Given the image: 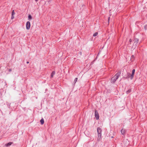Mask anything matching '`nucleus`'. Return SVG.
<instances>
[{"mask_svg":"<svg viewBox=\"0 0 147 147\" xmlns=\"http://www.w3.org/2000/svg\"><path fill=\"white\" fill-rule=\"evenodd\" d=\"M40 122L41 124L42 125L44 124V120L43 119H42L40 120Z\"/></svg>","mask_w":147,"mask_h":147,"instance_id":"obj_8","label":"nucleus"},{"mask_svg":"<svg viewBox=\"0 0 147 147\" xmlns=\"http://www.w3.org/2000/svg\"><path fill=\"white\" fill-rule=\"evenodd\" d=\"M95 116L96 119L98 120L99 119V114L97 111H95Z\"/></svg>","mask_w":147,"mask_h":147,"instance_id":"obj_3","label":"nucleus"},{"mask_svg":"<svg viewBox=\"0 0 147 147\" xmlns=\"http://www.w3.org/2000/svg\"><path fill=\"white\" fill-rule=\"evenodd\" d=\"M77 80H78V78H76L74 80V83H75L77 81Z\"/></svg>","mask_w":147,"mask_h":147,"instance_id":"obj_13","label":"nucleus"},{"mask_svg":"<svg viewBox=\"0 0 147 147\" xmlns=\"http://www.w3.org/2000/svg\"><path fill=\"white\" fill-rule=\"evenodd\" d=\"M121 73L120 72H118L115 75L111 78V82L114 83L118 78L120 75Z\"/></svg>","mask_w":147,"mask_h":147,"instance_id":"obj_1","label":"nucleus"},{"mask_svg":"<svg viewBox=\"0 0 147 147\" xmlns=\"http://www.w3.org/2000/svg\"><path fill=\"white\" fill-rule=\"evenodd\" d=\"M131 92V90L130 89H129L127 91H126V93L127 94H128L129 93H130Z\"/></svg>","mask_w":147,"mask_h":147,"instance_id":"obj_11","label":"nucleus"},{"mask_svg":"<svg viewBox=\"0 0 147 147\" xmlns=\"http://www.w3.org/2000/svg\"><path fill=\"white\" fill-rule=\"evenodd\" d=\"M134 57V56L133 55H132L131 57V58H133Z\"/></svg>","mask_w":147,"mask_h":147,"instance_id":"obj_18","label":"nucleus"},{"mask_svg":"<svg viewBox=\"0 0 147 147\" xmlns=\"http://www.w3.org/2000/svg\"><path fill=\"white\" fill-rule=\"evenodd\" d=\"M97 132L98 134V137L100 138L101 136V130L100 127L97 129Z\"/></svg>","mask_w":147,"mask_h":147,"instance_id":"obj_2","label":"nucleus"},{"mask_svg":"<svg viewBox=\"0 0 147 147\" xmlns=\"http://www.w3.org/2000/svg\"><path fill=\"white\" fill-rule=\"evenodd\" d=\"M14 18V15H12V16H11V19H13Z\"/></svg>","mask_w":147,"mask_h":147,"instance_id":"obj_17","label":"nucleus"},{"mask_svg":"<svg viewBox=\"0 0 147 147\" xmlns=\"http://www.w3.org/2000/svg\"><path fill=\"white\" fill-rule=\"evenodd\" d=\"M121 133L122 134H124L125 132V130L123 129H122L121 130Z\"/></svg>","mask_w":147,"mask_h":147,"instance_id":"obj_7","label":"nucleus"},{"mask_svg":"<svg viewBox=\"0 0 147 147\" xmlns=\"http://www.w3.org/2000/svg\"><path fill=\"white\" fill-rule=\"evenodd\" d=\"M110 17L109 18L108 20H109H109Z\"/></svg>","mask_w":147,"mask_h":147,"instance_id":"obj_22","label":"nucleus"},{"mask_svg":"<svg viewBox=\"0 0 147 147\" xmlns=\"http://www.w3.org/2000/svg\"><path fill=\"white\" fill-rule=\"evenodd\" d=\"M28 18L30 19V20H31L32 19V16H31V15H29L28 16Z\"/></svg>","mask_w":147,"mask_h":147,"instance_id":"obj_12","label":"nucleus"},{"mask_svg":"<svg viewBox=\"0 0 147 147\" xmlns=\"http://www.w3.org/2000/svg\"><path fill=\"white\" fill-rule=\"evenodd\" d=\"M132 40L131 39H130L129 40V42H132Z\"/></svg>","mask_w":147,"mask_h":147,"instance_id":"obj_19","label":"nucleus"},{"mask_svg":"<svg viewBox=\"0 0 147 147\" xmlns=\"http://www.w3.org/2000/svg\"><path fill=\"white\" fill-rule=\"evenodd\" d=\"M12 144V142H9L7 143L6 145L7 146H9L11 145Z\"/></svg>","mask_w":147,"mask_h":147,"instance_id":"obj_10","label":"nucleus"},{"mask_svg":"<svg viewBox=\"0 0 147 147\" xmlns=\"http://www.w3.org/2000/svg\"><path fill=\"white\" fill-rule=\"evenodd\" d=\"M29 63V62L28 61H27V63Z\"/></svg>","mask_w":147,"mask_h":147,"instance_id":"obj_23","label":"nucleus"},{"mask_svg":"<svg viewBox=\"0 0 147 147\" xmlns=\"http://www.w3.org/2000/svg\"><path fill=\"white\" fill-rule=\"evenodd\" d=\"M9 72H11V69H9Z\"/></svg>","mask_w":147,"mask_h":147,"instance_id":"obj_20","label":"nucleus"},{"mask_svg":"<svg viewBox=\"0 0 147 147\" xmlns=\"http://www.w3.org/2000/svg\"><path fill=\"white\" fill-rule=\"evenodd\" d=\"M128 76H129V75H130V73H128Z\"/></svg>","mask_w":147,"mask_h":147,"instance_id":"obj_21","label":"nucleus"},{"mask_svg":"<svg viewBox=\"0 0 147 147\" xmlns=\"http://www.w3.org/2000/svg\"><path fill=\"white\" fill-rule=\"evenodd\" d=\"M135 72V69H133L132 71V74L130 76V78L131 79H132L134 77V76Z\"/></svg>","mask_w":147,"mask_h":147,"instance_id":"obj_5","label":"nucleus"},{"mask_svg":"<svg viewBox=\"0 0 147 147\" xmlns=\"http://www.w3.org/2000/svg\"><path fill=\"white\" fill-rule=\"evenodd\" d=\"M35 1H38V0H35Z\"/></svg>","mask_w":147,"mask_h":147,"instance_id":"obj_24","label":"nucleus"},{"mask_svg":"<svg viewBox=\"0 0 147 147\" xmlns=\"http://www.w3.org/2000/svg\"><path fill=\"white\" fill-rule=\"evenodd\" d=\"M134 43H135L136 45L137 44L138 42V38H135L134 40Z\"/></svg>","mask_w":147,"mask_h":147,"instance_id":"obj_6","label":"nucleus"},{"mask_svg":"<svg viewBox=\"0 0 147 147\" xmlns=\"http://www.w3.org/2000/svg\"><path fill=\"white\" fill-rule=\"evenodd\" d=\"M15 14V13L14 12V10H13L12 12V15H14Z\"/></svg>","mask_w":147,"mask_h":147,"instance_id":"obj_15","label":"nucleus"},{"mask_svg":"<svg viewBox=\"0 0 147 147\" xmlns=\"http://www.w3.org/2000/svg\"><path fill=\"white\" fill-rule=\"evenodd\" d=\"M55 72L54 71H53L52 72L51 75V76L52 78L53 77V76L55 75Z\"/></svg>","mask_w":147,"mask_h":147,"instance_id":"obj_9","label":"nucleus"},{"mask_svg":"<svg viewBox=\"0 0 147 147\" xmlns=\"http://www.w3.org/2000/svg\"><path fill=\"white\" fill-rule=\"evenodd\" d=\"M144 28L145 30L147 29V25H146L145 26Z\"/></svg>","mask_w":147,"mask_h":147,"instance_id":"obj_16","label":"nucleus"},{"mask_svg":"<svg viewBox=\"0 0 147 147\" xmlns=\"http://www.w3.org/2000/svg\"><path fill=\"white\" fill-rule=\"evenodd\" d=\"M30 27V22L28 21L26 24V28L27 30H29Z\"/></svg>","mask_w":147,"mask_h":147,"instance_id":"obj_4","label":"nucleus"},{"mask_svg":"<svg viewBox=\"0 0 147 147\" xmlns=\"http://www.w3.org/2000/svg\"><path fill=\"white\" fill-rule=\"evenodd\" d=\"M97 34H98V33L96 32L94 34L93 36H96L97 35Z\"/></svg>","mask_w":147,"mask_h":147,"instance_id":"obj_14","label":"nucleus"}]
</instances>
